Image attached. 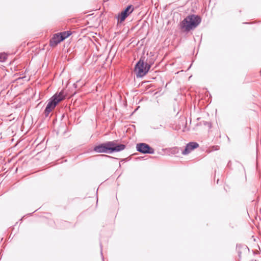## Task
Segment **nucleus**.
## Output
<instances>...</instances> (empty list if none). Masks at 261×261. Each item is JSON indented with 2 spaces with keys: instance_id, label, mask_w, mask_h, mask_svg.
Listing matches in <instances>:
<instances>
[{
  "instance_id": "f257e3e1",
  "label": "nucleus",
  "mask_w": 261,
  "mask_h": 261,
  "mask_svg": "<svg viewBox=\"0 0 261 261\" xmlns=\"http://www.w3.org/2000/svg\"><path fill=\"white\" fill-rule=\"evenodd\" d=\"M125 148V145L119 144L117 140L108 141L95 146L93 150L97 153H112L119 152Z\"/></svg>"
},
{
  "instance_id": "f03ea898",
  "label": "nucleus",
  "mask_w": 261,
  "mask_h": 261,
  "mask_svg": "<svg viewBox=\"0 0 261 261\" xmlns=\"http://www.w3.org/2000/svg\"><path fill=\"white\" fill-rule=\"evenodd\" d=\"M201 18L196 15L191 14L180 23V28L184 32H189L195 29L201 22Z\"/></svg>"
},
{
  "instance_id": "7ed1b4c3",
  "label": "nucleus",
  "mask_w": 261,
  "mask_h": 261,
  "mask_svg": "<svg viewBox=\"0 0 261 261\" xmlns=\"http://www.w3.org/2000/svg\"><path fill=\"white\" fill-rule=\"evenodd\" d=\"M66 94L63 90L55 94L48 100L46 107L44 111V114L48 116L49 114L55 109L57 105L65 98Z\"/></svg>"
},
{
  "instance_id": "20e7f679",
  "label": "nucleus",
  "mask_w": 261,
  "mask_h": 261,
  "mask_svg": "<svg viewBox=\"0 0 261 261\" xmlns=\"http://www.w3.org/2000/svg\"><path fill=\"white\" fill-rule=\"evenodd\" d=\"M150 66L147 63H145L140 59L135 67V70L137 72V76L142 77L144 76L148 71Z\"/></svg>"
},
{
  "instance_id": "39448f33",
  "label": "nucleus",
  "mask_w": 261,
  "mask_h": 261,
  "mask_svg": "<svg viewBox=\"0 0 261 261\" xmlns=\"http://www.w3.org/2000/svg\"><path fill=\"white\" fill-rule=\"evenodd\" d=\"M134 8L132 5H129L123 11H122L118 15V23H122L126 18L128 17L134 11Z\"/></svg>"
},
{
  "instance_id": "423d86ee",
  "label": "nucleus",
  "mask_w": 261,
  "mask_h": 261,
  "mask_svg": "<svg viewBox=\"0 0 261 261\" xmlns=\"http://www.w3.org/2000/svg\"><path fill=\"white\" fill-rule=\"evenodd\" d=\"M137 150L143 153H154V150L151 148L148 144L146 143H139L137 145Z\"/></svg>"
},
{
  "instance_id": "0eeeda50",
  "label": "nucleus",
  "mask_w": 261,
  "mask_h": 261,
  "mask_svg": "<svg viewBox=\"0 0 261 261\" xmlns=\"http://www.w3.org/2000/svg\"><path fill=\"white\" fill-rule=\"evenodd\" d=\"M198 146V144L196 142H190L187 144L185 149L182 151V154L184 155L188 154L193 150L197 148Z\"/></svg>"
},
{
  "instance_id": "6e6552de",
  "label": "nucleus",
  "mask_w": 261,
  "mask_h": 261,
  "mask_svg": "<svg viewBox=\"0 0 261 261\" xmlns=\"http://www.w3.org/2000/svg\"><path fill=\"white\" fill-rule=\"evenodd\" d=\"M63 41V38L59 33L55 34L50 40V45L56 46L58 43Z\"/></svg>"
},
{
  "instance_id": "1a4fd4ad",
  "label": "nucleus",
  "mask_w": 261,
  "mask_h": 261,
  "mask_svg": "<svg viewBox=\"0 0 261 261\" xmlns=\"http://www.w3.org/2000/svg\"><path fill=\"white\" fill-rule=\"evenodd\" d=\"M59 34L62 36V38H63V40L67 38L71 35L70 31H65Z\"/></svg>"
},
{
  "instance_id": "9d476101",
  "label": "nucleus",
  "mask_w": 261,
  "mask_h": 261,
  "mask_svg": "<svg viewBox=\"0 0 261 261\" xmlns=\"http://www.w3.org/2000/svg\"><path fill=\"white\" fill-rule=\"evenodd\" d=\"M7 59V56L5 54H0V62H4Z\"/></svg>"
},
{
  "instance_id": "9b49d317",
  "label": "nucleus",
  "mask_w": 261,
  "mask_h": 261,
  "mask_svg": "<svg viewBox=\"0 0 261 261\" xmlns=\"http://www.w3.org/2000/svg\"><path fill=\"white\" fill-rule=\"evenodd\" d=\"M101 156H109L108 155H100Z\"/></svg>"
}]
</instances>
